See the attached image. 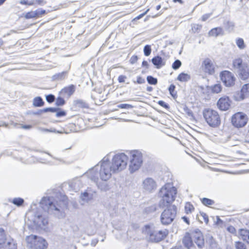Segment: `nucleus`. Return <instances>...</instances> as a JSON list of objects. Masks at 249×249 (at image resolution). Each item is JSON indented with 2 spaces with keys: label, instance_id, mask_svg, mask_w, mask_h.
Here are the masks:
<instances>
[{
  "label": "nucleus",
  "instance_id": "7c9ffc66",
  "mask_svg": "<svg viewBox=\"0 0 249 249\" xmlns=\"http://www.w3.org/2000/svg\"><path fill=\"white\" fill-rule=\"evenodd\" d=\"M44 102L40 97H36L33 99V105L36 107H40L44 105Z\"/></svg>",
  "mask_w": 249,
  "mask_h": 249
},
{
  "label": "nucleus",
  "instance_id": "c85d7f7f",
  "mask_svg": "<svg viewBox=\"0 0 249 249\" xmlns=\"http://www.w3.org/2000/svg\"><path fill=\"white\" fill-rule=\"evenodd\" d=\"M190 79V75L184 72H182L180 73L177 77V80L182 82H188Z\"/></svg>",
  "mask_w": 249,
  "mask_h": 249
},
{
  "label": "nucleus",
  "instance_id": "4be33fe9",
  "mask_svg": "<svg viewBox=\"0 0 249 249\" xmlns=\"http://www.w3.org/2000/svg\"><path fill=\"white\" fill-rule=\"evenodd\" d=\"M75 90V87L73 85H71L70 86L65 87L62 89L60 92L62 94H66L68 97L71 96Z\"/></svg>",
  "mask_w": 249,
  "mask_h": 249
},
{
  "label": "nucleus",
  "instance_id": "72a5a7b5",
  "mask_svg": "<svg viewBox=\"0 0 249 249\" xmlns=\"http://www.w3.org/2000/svg\"><path fill=\"white\" fill-rule=\"evenodd\" d=\"M194 207L190 202H187L185 205V211L187 214L191 213L194 211Z\"/></svg>",
  "mask_w": 249,
  "mask_h": 249
},
{
  "label": "nucleus",
  "instance_id": "0eeeda50",
  "mask_svg": "<svg viewBox=\"0 0 249 249\" xmlns=\"http://www.w3.org/2000/svg\"><path fill=\"white\" fill-rule=\"evenodd\" d=\"M161 213L160 221L162 225L167 226L171 224L177 216V207L175 205L166 206Z\"/></svg>",
  "mask_w": 249,
  "mask_h": 249
},
{
  "label": "nucleus",
  "instance_id": "3c124183",
  "mask_svg": "<svg viewBox=\"0 0 249 249\" xmlns=\"http://www.w3.org/2000/svg\"><path fill=\"white\" fill-rule=\"evenodd\" d=\"M200 216H201L203 218V219L204 221L206 223H208L209 222V218L208 215L204 213V212H200Z\"/></svg>",
  "mask_w": 249,
  "mask_h": 249
},
{
  "label": "nucleus",
  "instance_id": "f3484780",
  "mask_svg": "<svg viewBox=\"0 0 249 249\" xmlns=\"http://www.w3.org/2000/svg\"><path fill=\"white\" fill-rule=\"evenodd\" d=\"M217 106L221 110H227L231 106V101L228 96L222 97L218 100Z\"/></svg>",
  "mask_w": 249,
  "mask_h": 249
},
{
  "label": "nucleus",
  "instance_id": "0e129e2a",
  "mask_svg": "<svg viewBox=\"0 0 249 249\" xmlns=\"http://www.w3.org/2000/svg\"><path fill=\"white\" fill-rule=\"evenodd\" d=\"M227 230L231 233H234L236 231V230L233 226H229L227 228Z\"/></svg>",
  "mask_w": 249,
  "mask_h": 249
},
{
  "label": "nucleus",
  "instance_id": "cd10ccee",
  "mask_svg": "<svg viewBox=\"0 0 249 249\" xmlns=\"http://www.w3.org/2000/svg\"><path fill=\"white\" fill-rule=\"evenodd\" d=\"M241 238L244 241H246L249 244V230L240 229L239 231Z\"/></svg>",
  "mask_w": 249,
  "mask_h": 249
},
{
  "label": "nucleus",
  "instance_id": "864d4df0",
  "mask_svg": "<svg viewBox=\"0 0 249 249\" xmlns=\"http://www.w3.org/2000/svg\"><path fill=\"white\" fill-rule=\"evenodd\" d=\"M126 78V76L121 75L118 77V80L119 83H124Z\"/></svg>",
  "mask_w": 249,
  "mask_h": 249
},
{
  "label": "nucleus",
  "instance_id": "bf43d9fd",
  "mask_svg": "<svg viewBox=\"0 0 249 249\" xmlns=\"http://www.w3.org/2000/svg\"><path fill=\"white\" fill-rule=\"evenodd\" d=\"M184 110L185 111V112L189 116H193V113L192 111L190 109H189L187 107H185L184 108Z\"/></svg>",
  "mask_w": 249,
  "mask_h": 249
},
{
  "label": "nucleus",
  "instance_id": "69168bd1",
  "mask_svg": "<svg viewBox=\"0 0 249 249\" xmlns=\"http://www.w3.org/2000/svg\"><path fill=\"white\" fill-rule=\"evenodd\" d=\"M138 60V57L137 56H133L130 58V62L132 64H134Z\"/></svg>",
  "mask_w": 249,
  "mask_h": 249
},
{
  "label": "nucleus",
  "instance_id": "338daca9",
  "mask_svg": "<svg viewBox=\"0 0 249 249\" xmlns=\"http://www.w3.org/2000/svg\"><path fill=\"white\" fill-rule=\"evenodd\" d=\"M149 11V9H147L145 12H144V13L139 15V16H138L137 17L135 18V19H140V18H141L142 17H143L146 13L147 12Z\"/></svg>",
  "mask_w": 249,
  "mask_h": 249
},
{
  "label": "nucleus",
  "instance_id": "9b49d317",
  "mask_svg": "<svg viewBox=\"0 0 249 249\" xmlns=\"http://www.w3.org/2000/svg\"><path fill=\"white\" fill-rule=\"evenodd\" d=\"M0 249H17V245L13 239H7L4 230L0 228Z\"/></svg>",
  "mask_w": 249,
  "mask_h": 249
},
{
  "label": "nucleus",
  "instance_id": "aec40b11",
  "mask_svg": "<svg viewBox=\"0 0 249 249\" xmlns=\"http://www.w3.org/2000/svg\"><path fill=\"white\" fill-rule=\"evenodd\" d=\"M93 197V192L90 188H88L84 192H82L80 196L81 200L87 202L92 199Z\"/></svg>",
  "mask_w": 249,
  "mask_h": 249
},
{
  "label": "nucleus",
  "instance_id": "c9c22d12",
  "mask_svg": "<svg viewBox=\"0 0 249 249\" xmlns=\"http://www.w3.org/2000/svg\"><path fill=\"white\" fill-rule=\"evenodd\" d=\"M24 201L23 199L20 197H17L14 198L12 200V202L15 205L19 207L21 206L23 204Z\"/></svg>",
  "mask_w": 249,
  "mask_h": 249
},
{
  "label": "nucleus",
  "instance_id": "a18cd8bd",
  "mask_svg": "<svg viewBox=\"0 0 249 249\" xmlns=\"http://www.w3.org/2000/svg\"><path fill=\"white\" fill-rule=\"evenodd\" d=\"M57 108L54 107H47L43 108L40 110L41 112H56Z\"/></svg>",
  "mask_w": 249,
  "mask_h": 249
},
{
  "label": "nucleus",
  "instance_id": "09e8293b",
  "mask_svg": "<svg viewBox=\"0 0 249 249\" xmlns=\"http://www.w3.org/2000/svg\"><path fill=\"white\" fill-rule=\"evenodd\" d=\"M65 103V102L64 99L59 97L56 99L55 104L57 106H63Z\"/></svg>",
  "mask_w": 249,
  "mask_h": 249
},
{
  "label": "nucleus",
  "instance_id": "412c9836",
  "mask_svg": "<svg viewBox=\"0 0 249 249\" xmlns=\"http://www.w3.org/2000/svg\"><path fill=\"white\" fill-rule=\"evenodd\" d=\"M247 62H244L243 59L240 57L235 58L232 61V67L234 69L237 70L238 71L244 65H246Z\"/></svg>",
  "mask_w": 249,
  "mask_h": 249
},
{
  "label": "nucleus",
  "instance_id": "a19ab883",
  "mask_svg": "<svg viewBox=\"0 0 249 249\" xmlns=\"http://www.w3.org/2000/svg\"><path fill=\"white\" fill-rule=\"evenodd\" d=\"M144 54L145 56H149L151 53V46L149 45H146L144 46L143 49Z\"/></svg>",
  "mask_w": 249,
  "mask_h": 249
},
{
  "label": "nucleus",
  "instance_id": "6e6d98bb",
  "mask_svg": "<svg viewBox=\"0 0 249 249\" xmlns=\"http://www.w3.org/2000/svg\"><path fill=\"white\" fill-rule=\"evenodd\" d=\"M157 210V206L156 205H153L147 208V211L149 212H154Z\"/></svg>",
  "mask_w": 249,
  "mask_h": 249
},
{
  "label": "nucleus",
  "instance_id": "c756f323",
  "mask_svg": "<svg viewBox=\"0 0 249 249\" xmlns=\"http://www.w3.org/2000/svg\"><path fill=\"white\" fill-rule=\"evenodd\" d=\"M182 242L186 248L190 249L193 245V240L192 237L185 236L183 238Z\"/></svg>",
  "mask_w": 249,
  "mask_h": 249
},
{
  "label": "nucleus",
  "instance_id": "79ce46f5",
  "mask_svg": "<svg viewBox=\"0 0 249 249\" xmlns=\"http://www.w3.org/2000/svg\"><path fill=\"white\" fill-rule=\"evenodd\" d=\"M181 65V62L179 60H176L174 61V62L173 63L172 67V68L175 70H178Z\"/></svg>",
  "mask_w": 249,
  "mask_h": 249
},
{
  "label": "nucleus",
  "instance_id": "58836bf2",
  "mask_svg": "<svg viewBox=\"0 0 249 249\" xmlns=\"http://www.w3.org/2000/svg\"><path fill=\"white\" fill-rule=\"evenodd\" d=\"M201 202L205 206L212 205L214 203L213 200L207 198H203L201 199Z\"/></svg>",
  "mask_w": 249,
  "mask_h": 249
},
{
  "label": "nucleus",
  "instance_id": "052dcab7",
  "mask_svg": "<svg viewBox=\"0 0 249 249\" xmlns=\"http://www.w3.org/2000/svg\"><path fill=\"white\" fill-rule=\"evenodd\" d=\"M211 13L206 14L203 15L202 17V20L203 21H205L207 19H208L211 17Z\"/></svg>",
  "mask_w": 249,
  "mask_h": 249
},
{
  "label": "nucleus",
  "instance_id": "bb28decb",
  "mask_svg": "<svg viewBox=\"0 0 249 249\" xmlns=\"http://www.w3.org/2000/svg\"><path fill=\"white\" fill-rule=\"evenodd\" d=\"M67 75V72L66 71L56 73L53 75L52 78L53 81H59L64 80Z\"/></svg>",
  "mask_w": 249,
  "mask_h": 249
},
{
  "label": "nucleus",
  "instance_id": "9d476101",
  "mask_svg": "<svg viewBox=\"0 0 249 249\" xmlns=\"http://www.w3.org/2000/svg\"><path fill=\"white\" fill-rule=\"evenodd\" d=\"M31 220L38 228L45 229L48 224V218L41 212H33Z\"/></svg>",
  "mask_w": 249,
  "mask_h": 249
},
{
  "label": "nucleus",
  "instance_id": "f257e3e1",
  "mask_svg": "<svg viewBox=\"0 0 249 249\" xmlns=\"http://www.w3.org/2000/svg\"><path fill=\"white\" fill-rule=\"evenodd\" d=\"M68 204L67 197L60 194L55 198L53 196L43 197L40 202L41 207L45 211L54 215L58 218L64 217V211L67 207Z\"/></svg>",
  "mask_w": 249,
  "mask_h": 249
},
{
  "label": "nucleus",
  "instance_id": "f704fd0d",
  "mask_svg": "<svg viewBox=\"0 0 249 249\" xmlns=\"http://www.w3.org/2000/svg\"><path fill=\"white\" fill-rule=\"evenodd\" d=\"M10 125H12L14 127H18V128L20 127L21 128H22L23 129H29L32 127V126L31 125H21L20 124L15 123L13 121H11Z\"/></svg>",
  "mask_w": 249,
  "mask_h": 249
},
{
  "label": "nucleus",
  "instance_id": "a211bd4d",
  "mask_svg": "<svg viewBox=\"0 0 249 249\" xmlns=\"http://www.w3.org/2000/svg\"><path fill=\"white\" fill-rule=\"evenodd\" d=\"M248 84H245L242 87L240 91H237L234 94V99L237 101H241L245 99L248 93Z\"/></svg>",
  "mask_w": 249,
  "mask_h": 249
},
{
  "label": "nucleus",
  "instance_id": "6e6552de",
  "mask_svg": "<svg viewBox=\"0 0 249 249\" xmlns=\"http://www.w3.org/2000/svg\"><path fill=\"white\" fill-rule=\"evenodd\" d=\"M127 153L130 157L129 170L130 173H133L142 166L143 162L142 154L139 150H133Z\"/></svg>",
  "mask_w": 249,
  "mask_h": 249
},
{
  "label": "nucleus",
  "instance_id": "de8ad7c7",
  "mask_svg": "<svg viewBox=\"0 0 249 249\" xmlns=\"http://www.w3.org/2000/svg\"><path fill=\"white\" fill-rule=\"evenodd\" d=\"M118 107L120 108H125V109H131L133 107V106L131 105L127 104H120L117 106Z\"/></svg>",
  "mask_w": 249,
  "mask_h": 249
},
{
  "label": "nucleus",
  "instance_id": "20e7f679",
  "mask_svg": "<svg viewBox=\"0 0 249 249\" xmlns=\"http://www.w3.org/2000/svg\"><path fill=\"white\" fill-rule=\"evenodd\" d=\"M147 239L152 242H159L163 240L168 234L166 230H158L153 225H147L143 229Z\"/></svg>",
  "mask_w": 249,
  "mask_h": 249
},
{
  "label": "nucleus",
  "instance_id": "5701e85b",
  "mask_svg": "<svg viewBox=\"0 0 249 249\" xmlns=\"http://www.w3.org/2000/svg\"><path fill=\"white\" fill-rule=\"evenodd\" d=\"M100 178H98V180L97 181H93L96 183L98 189L101 190V191H106L109 190V187L108 183L107 182V181H103L101 180H100Z\"/></svg>",
  "mask_w": 249,
  "mask_h": 249
},
{
  "label": "nucleus",
  "instance_id": "473e14b6",
  "mask_svg": "<svg viewBox=\"0 0 249 249\" xmlns=\"http://www.w3.org/2000/svg\"><path fill=\"white\" fill-rule=\"evenodd\" d=\"M235 43L238 48L240 50H243L246 48V45L244 41L242 38H238L236 39Z\"/></svg>",
  "mask_w": 249,
  "mask_h": 249
},
{
  "label": "nucleus",
  "instance_id": "603ef678",
  "mask_svg": "<svg viewBox=\"0 0 249 249\" xmlns=\"http://www.w3.org/2000/svg\"><path fill=\"white\" fill-rule=\"evenodd\" d=\"M158 104L166 109H168L169 108V105L163 101H159L158 102Z\"/></svg>",
  "mask_w": 249,
  "mask_h": 249
},
{
  "label": "nucleus",
  "instance_id": "393cba45",
  "mask_svg": "<svg viewBox=\"0 0 249 249\" xmlns=\"http://www.w3.org/2000/svg\"><path fill=\"white\" fill-rule=\"evenodd\" d=\"M69 186L75 192H77L82 187V185L80 180L75 179L69 183Z\"/></svg>",
  "mask_w": 249,
  "mask_h": 249
},
{
  "label": "nucleus",
  "instance_id": "f8f14e48",
  "mask_svg": "<svg viewBox=\"0 0 249 249\" xmlns=\"http://www.w3.org/2000/svg\"><path fill=\"white\" fill-rule=\"evenodd\" d=\"M248 117L242 112H237L234 114L231 118V123L236 127H242L247 123Z\"/></svg>",
  "mask_w": 249,
  "mask_h": 249
},
{
  "label": "nucleus",
  "instance_id": "37998d69",
  "mask_svg": "<svg viewBox=\"0 0 249 249\" xmlns=\"http://www.w3.org/2000/svg\"><path fill=\"white\" fill-rule=\"evenodd\" d=\"M221 86L219 84L215 85L212 88V91L213 92L218 93L221 91Z\"/></svg>",
  "mask_w": 249,
  "mask_h": 249
},
{
  "label": "nucleus",
  "instance_id": "f03ea898",
  "mask_svg": "<svg viewBox=\"0 0 249 249\" xmlns=\"http://www.w3.org/2000/svg\"><path fill=\"white\" fill-rule=\"evenodd\" d=\"M113 174H117L110 165L109 155L105 156L97 165L89 169L85 174L92 181H97L98 178L103 181H107Z\"/></svg>",
  "mask_w": 249,
  "mask_h": 249
},
{
  "label": "nucleus",
  "instance_id": "e2e57ef3",
  "mask_svg": "<svg viewBox=\"0 0 249 249\" xmlns=\"http://www.w3.org/2000/svg\"><path fill=\"white\" fill-rule=\"evenodd\" d=\"M35 4H37L40 5H43L46 3L44 0H35Z\"/></svg>",
  "mask_w": 249,
  "mask_h": 249
},
{
  "label": "nucleus",
  "instance_id": "ea45409f",
  "mask_svg": "<svg viewBox=\"0 0 249 249\" xmlns=\"http://www.w3.org/2000/svg\"><path fill=\"white\" fill-rule=\"evenodd\" d=\"M235 246L236 249H247L245 244L240 241L235 242Z\"/></svg>",
  "mask_w": 249,
  "mask_h": 249
},
{
  "label": "nucleus",
  "instance_id": "2eb2a0df",
  "mask_svg": "<svg viewBox=\"0 0 249 249\" xmlns=\"http://www.w3.org/2000/svg\"><path fill=\"white\" fill-rule=\"evenodd\" d=\"M193 241L198 248H202L204 245V240L203 235L199 230H196L192 234Z\"/></svg>",
  "mask_w": 249,
  "mask_h": 249
},
{
  "label": "nucleus",
  "instance_id": "ddd939ff",
  "mask_svg": "<svg viewBox=\"0 0 249 249\" xmlns=\"http://www.w3.org/2000/svg\"><path fill=\"white\" fill-rule=\"evenodd\" d=\"M220 76L221 81L226 87H231L234 85L236 78L231 71H223L220 73Z\"/></svg>",
  "mask_w": 249,
  "mask_h": 249
},
{
  "label": "nucleus",
  "instance_id": "5fc2aeb1",
  "mask_svg": "<svg viewBox=\"0 0 249 249\" xmlns=\"http://www.w3.org/2000/svg\"><path fill=\"white\" fill-rule=\"evenodd\" d=\"M201 26L198 24H195L192 27V30L194 33L197 32L198 30H200Z\"/></svg>",
  "mask_w": 249,
  "mask_h": 249
},
{
  "label": "nucleus",
  "instance_id": "dca6fc26",
  "mask_svg": "<svg viewBox=\"0 0 249 249\" xmlns=\"http://www.w3.org/2000/svg\"><path fill=\"white\" fill-rule=\"evenodd\" d=\"M202 67L204 72L209 74L212 75L214 73V65L209 58H206L203 61Z\"/></svg>",
  "mask_w": 249,
  "mask_h": 249
},
{
  "label": "nucleus",
  "instance_id": "4c0bfd02",
  "mask_svg": "<svg viewBox=\"0 0 249 249\" xmlns=\"http://www.w3.org/2000/svg\"><path fill=\"white\" fill-rule=\"evenodd\" d=\"M37 12H36V10L34 11H31V12H28L25 15V17L27 19H29V18L37 17Z\"/></svg>",
  "mask_w": 249,
  "mask_h": 249
},
{
  "label": "nucleus",
  "instance_id": "49530a36",
  "mask_svg": "<svg viewBox=\"0 0 249 249\" xmlns=\"http://www.w3.org/2000/svg\"><path fill=\"white\" fill-rule=\"evenodd\" d=\"M55 99V96L51 94L46 96V100L49 103H52L54 102Z\"/></svg>",
  "mask_w": 249,
  "mask_h": 249
},
{
  "label": "nucleus",
  "instance_id": "423d86ee",
  "mask_svg": "<svg viewBox=\"0 0 249 249\" xmlns=\"http://www.w3.org/2000/svg\"><path fill=\"white\" fill-rule=\"evenodd\" d=\"M203 116L207 124L213 128H217L221 124L220 115L216 110L205 108L203 111Z\"/></svg>",
  "mask_w": 249,
  "mask_h": 249
},
{
  "label": "nucleus",
  "instance_id": "1a4fd4ad",
  "mask_svg": "<svg viewBox=\"0 0 249 249\" xmlns=\"http://www.w3.org/2000/svg\"><path fill=\"white\" fill-rule=\"evenodd\" d=\"M27 246L31 249H46L48 244L46 241L41 237L30 235L26 238Z\"/></svg>",
  "mask_w": 249,
  "mask_h": 249
},
{
  "label": "nucleus",
  "instance_id": "b1692460",
  "mask_svg": "<svg viewBox=\"0 0 249 249\" xmlns=\"http://www.w3.org/2000/svg\"><path fill=\"white\" fill-rule=\"evenodd\" d=\"M151 61L157 69L160 68L164 65V63L163 62L162 58L159 55L153 57Z\"/></svg>",
  "mask_w": 249,
  "mask_h": 249
},
{
  "label": "nucleus",
  "instance_id": "13d9d810",
  "mask_svg": "<svg viewBox=\"0 0 249 249\" xmlns=\"http://www.w3.org/2000/svg\"><path fill=\"white\" fill-rule=\"evenodd\" d=\"M145 82V80L144 78L141 76H138L137 78L136 83L139 84H143Z\"/></svg>",
  "mask_w": 249,
  "mask_h": 249
},
{
  "label": "nucleus",
  "instance_id": "39448f33",
  "mask_svg": "<svg viewBox=\"0 0 249 249\" xmlns=\"http://www.w3.org/2000/svg\"><path fill=\"white\" fill-rule=\"evenodd\" d=\"M128 156L124 153H118L113 155L110 161L113 170L119 173L126 168Z\"/></svg>",
  "mask_w": 249,
  "mask_h": 249
},
{
  "label": "nucleus",
  "instance_id": "4d7b16f0",
  "mask_svg": "<svg viewBox=\"0 0 249 249\" xmlns=\"http://www.w3.org/2000/svg\"><path fill=\"white\" fill-rule=\"evenodd\" d=\"M66 115V112L63 110L56 111V116L57 117H62Z\"/></svg>",
  "mask_w": 249,
  "mask_h": 249
},
{
  "label": "nucleus",
  "instance_id": "7ed1b4c3",
  "mask_svg": "<svg viewBox=\"0 0 249 249\" xmlns=\"http://www.w3.org/2000/svg\"><path fill=\"white\" fill-rule=\"evenodd\" d=\"M177 194V188L172 183H168L163 185L159 190L158 197L160 198L159 206L164 208L166 206L172 205Z\"/></svg>",
  "mask_w": 249,
  "mask_h": 249
},
{
  "label": "nucleus",
  "instance_id": "2f4dec72",
  "mask_svg": "<svg viewBox=\"0 0 249 249\" xmlns=\"http://www.w3.org/2000/svg\"><path fill=\"white\" fill-rule=\"evenodd\" d=\"M74 105L78 107L85 108L89 107L88 104L82 100H77L74 101Z\"/></svg>",
  "mask_w": 249,
  "mask_h": 249
},
{
  "label": "nucleus",
  "instance_id": "e433bc0d",
  "mask_svg": "<svg viewBox=\"0 0 249 249\" xmlns=\"http://www.w3.org/2000/svg\"><path fill=\"white\" fill-rule=\"evenodd\" d=\"M146 79L149 84L155 85L158 83V79L152 76H147Z\"/></svg>",
  "mask_w": 249,
  "mask_h": 249
},
{
  "label": "nucleus",
  "instance_id": "c03bdc74",
  "mask_svg": "<svg viewBox=\"0 0 249 249\" xmlns=\"http://www.w3.org/2000/svg\"><path fill=\"white\" fill-rule=\"evenodd\" d=\"M175 86L173 84L170 85L168 88L169 91L170 93V94L174 97L175 95H176V92H175Z\"/></svg>",
  "mask_w": 249,
  "mask_h": 249
},
{
  "label": "nucleus",
  "instance_id": "680f3d73",
  "mask_svg": "<svg viewBox=\"0 0 249 249\" xmlns=\"http://www.w3.org/2000/svg\"><path fill=\"white\" fill-rule=\"evenodd\" d=\"M36 12H37V17L44 14L46 12L45 10L42 9H37L36 10Z\"/></svg>",
  "mask_w": 249,
  "mask_h": 249
},
{
  "label": "nucleus",
  "instance_id": "4468645a",
  "mask_svg": "<svg viewBox=\"0 0 249 249\" xmlns=\"http://www.w3.org/2000/svg\"><path fill=\"white\" fill-rule=\"evenodd\" d=\"M142 186L144 191L149 193L154 192L157 187L156 181L152 178H145L142 181Z\"/></svg>",
  "mask_w": 249,
  "mask_h": 249
},
{
  "label": "nucleus",
  "instance_id": "8fccbe9b",
  "mask_svg": "<svg viewBox=\"0 0 249 249\" xmlns=\"http://www.w3.org/2000/svg\"><path fill=\"white\" fill-rule=\"evenodd\" d=\"M234 27V24L232 22L228 21L227 22L226 25L225 26V28L229 31H232Z\"/></svg>",
  "mask_w": 249,
  "mask_h": 249
},
{
  "label": "nucleus",
  "instance_id": "a878e982",
  "mask_svg": "<svg viewBox=\"0 0 249 249\" xmlns=\"http://www.w3.org/2000/svg\"><path fill=\"white\" fill-rule=\"evenodd\" d=\"M210 36H217L224 34L223 30L221 27H216L212 29L209 33Z\"/></svg>",
  "mask_w": 249,
  "mask_h": 249
},
{
  "label": "nucleus",
  "instance_id": "6ab92c4d",
  "mask_svg": "<svg viewBox=\"0 0 249 249\" xmlns=\"http://www.w3.org/2000/svg\"><path fill=\"white\" fill-rule=\"evenodd\" d=\"M239 76L242 80H246L249 78V66L247 63L246 65H244L242 68L238 71Z\"/></svg>",
  "mask_w": 249,
  "mask_h": 249
},
{
  "label": "nucleus",
  "instance_id": "774afa93",
  "mask_svg": "<svg viewBox=\"0 0 249 249\" xmlns=\"http://www.w3.org/2000/svg\"><path fill=\"white\" fill-rule=\"evenodd\" d=\"M98 242V240L97 239L92 240L91 243V245H92V246H95L97 244Z\"/></svg>",
  "mask_w": 249,
  "mask_h": 249
}]
</instances>
